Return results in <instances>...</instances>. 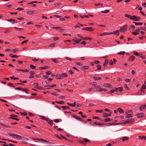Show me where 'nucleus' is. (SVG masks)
Wrapping results in <instances>:
<instances>
[{"label":"nucleus","mask_w":146,"mask_h":146,"mask_svg":"<svg viewBox=\"0 0 146 146\" xmlns=\"http://www.w3.org/2000/svg\"><path fill=\"white\" fill-rule=\"evenodd\" d=\"M28 115L30 116H33V114L31 112H29L28 113Z\"/></svg>","instance_id":"nucleus-64"},{"label":"nucleus","mask_w":146,"mask_h":146,"mask_svg":"<svg viewBox=\"0 0 146 146\" xmlns=\"http://www.w3.org/2000/svg\"><path fill=\"white\" fill-rule=\"evenodd\" d=\"M9 118L10 119H13L15 120H17V121H19V119H17V118H13V117H10Z\"/></svg>","instance_id":"nucleus-54"},{"label":"nucleus","mask_w":146,"mask_h":146,"mask_svg":"<svg viewBox=\"0 0 146 146\" xmlns=\"http://www.w3.org/2000/svg\"><path fill=\"white\" fill-rule=\"evenodd\" d=\"M8 86H9L13 87V88H14L15 87V86L13 85V84L11 83H9Z\"/></svg>","instance_id":"nucleus-41"},{"label":"nucleus","mask_w":146,"mask_h":146,"mask_svg":"<svg viewBox=\"0 0 146 146\" xmlns=\"http://www.w3.org/2000/svg\"><path fill=\"white\" fill-rule=\"evenodd\" d=\"M72 116L74 118H75L77 119L78 120L80 121H82V119L81 118L79 117H78L74 115H72Z\"/></svg>","instance_id":"nucleus-9"},{"label":"nucleus","mask_w":146,"mask_h":146,"mask_svg":"<svg viewBox=\"0 0 146 146\" xmlns=\"http://www.w3.org/2000/svg\"><path fill=\"white\" fill-rule=\"evenodd\" d=\"M127 25H125L121 27L120 29V31L121 32H125L127 31Z\"/></svg>","instance_id":"nucleus-1"},{"label":"nucleus","mask_w":146,"mask_h":146,"mask_svg":"<svg viewBox=\"0 0 146 146\" xmlns=\"http://www.w3.org/2000/svg\"><path fill=\"white\" fill-rule=\"evenodd\" d=\"M111 85L109 84L105 83L104 84V86L106 87L110 88V87Z\"/></svg>","instance_id":"nucleus-17"},{"label":"nucleus","mask_w":146,"mask_h":146,"mask_svg":"<svg viewBox=\"0 0 146 146\" xmlns=\"http://www.w3.org/2000/svg\"><path fill=\"white\" fill-rule=\"evenodd\" d=\"M31 139H32L36 140V141H35L36 142H43L44 141L47 142V141H46L45 140H44L42 139H36V138H31Z\"/></svg>","instance_id":"nucleus-3"},{"label":"nucleus","mask_w":146,"mask_h":146,"mask_svg":"<svg viewBox=\"0 0 146 146\" xmlns=\"http://www.w3.org/2000/svg\"><path fill=\"white\" fill-rule=\"evenodd\" d=\"M51 72L50 71H48L46 72V74L48 75H50L51 74Z\"/></svg>","instance_id":"nucleus-63"},{"label":"nucleus","mask_w":146,"mask_h":146,"mask_svg":"<svg viewBox=\"0 0 146 146\" xmlns=\"http://www.w3.org/2000/svg\"><path fill=\"white\" fill-rule=\"evenodd\" d=\"M51 94L53 95L56 96H58V94L56 93H53Z\"/></svg>","instance_id":"nucleus-62"},{"label":"nucleus","mask_w":146,"mask_h":146,"mask_svg":"<svg viewBox=\"0 0 146 146\" xmlns=\"http://www.w3.org/2000/svg\"><path fill=\"white\" fill-rule=\"evenodd\" d=\"M83 140L85 142H86L90 141V140H89L88 139H86V138H84L83 139Z\"/></svg>","instance_id":"nucleus-46"},{"label":"nucleus","mask_w":146,"mask_h":146,"mask_svg":"<svg viewBox=\"0 0 146 146\" xmlns=\"http://www.w3.org/2000/svg\"><path fill=\"white\" fill-rule=\"evenodd\" d=\"M82 29L83 30H86L90 31H92L94 30V29L91 27H88L87 28H82Z\"/></svg>","instance_id":"nucleus-4"},{"label":"nucleus","mask_w":146,"mask_h":146,"mask_svg":"<svg viewBox=\"0 0 146 146\" xmlns=\"http://www.w3.org/2000/svg\"><path fill=\"white\" fill-rule=\"evenodd\" d=\"M65 58L70 61H72V59H71L70 58L67 57H65Z\"/></svg>","instance_id":"nucleus-50"},{"label":"nucleus","mask_w":146,"mask_h":146,"mask_svg":"<svg viewBox=\"0 0 146 146\" xmlns=\"http://www.w3.org/2000/svg\"><path fill=\"white\" fill-rule=\"evenodd\" d=\"M93 78L96 80H99L101 79L102 78L100 77H97L96 76H94Z\"/></svg>","instance_id":"nucleus-21"},{"label":"nucleus","mask_w":146,"mask_h":146,"mask_svg":"<svg viewBox=\"0 0 146 146\" xmlns=\"http://www.w3.org/2000/svg\"><path fill=\"white\" fill-rule=\"evenodd\" d=\"M125 53V51H123L122 52H121L117 53V54H120V55H124Z\"/></svg>","instance_id":"nucleus-33"},{"label":"nucleus","mask_w":146,"mask_h":146,"mask_svg":"<svg viewBox=\"0 0 146 146\" xmlns=\"http://www.w3.org/2000/svg\"><path fill=\"white\" fill-rule=\"evenodd\" d=\"M51 60L52 61H53L55 63H57L58 62L57 60L56 59L52 58Z\"/></svg>","instance_id":"nucleus-40"},{"label":"nucleus","mask_w":146,"mask_h":146,"mask_svg":"<svg viewBox=\"0 0 146 146\" xmlns=\"http://www.w3.org/2000/svg\"><path fill=\"white\" fill-rule=\"evenodd\" d=\"M109 11V10H106L105 11H102V12L104 13H108Z\"/></svg>","instance_id":"nucleus-38"},{"label":"nucleus","mask_w":146,"mask_h":146,"mask_svg":"<svg viewBox=\"0 0 146 146\" xmlns=\"http://www.w3.org/2000/svg\"><path fill=\"white\" fill-rule=\"evenodd\" d=\"M29 73L31 75H32L35 74V72L34 71H30L29 72Z\"/></svg>","instance_id":"nucleus-55"},{"label":"nucleus","mask_w":146,"mask_h":146,"mask_svg":"<svg viewBox=\"0 0 146 146\" xmlns=\"http://www.w3.org/2000/svg\"><path fill=\"white\" fill-rule=\"evenodd\" d=\"M20 113L22 115H23L24 116H26L27 115V113H26V112H24V113L21 112V113Z\"/></svg>","instance_id":"nucleus-48"},{"label":"nucleus","mask_w":146,"mask_h":146,"mask_svg":"<svg viewBox=\"0 0 146 146\" xmlns=\"http://www.w3.org/2000/svg\"><path fill=\"white\" fill-rule=\"evenodd\" d=\"M48 67L47 66H45L44 67H41L40 68V69H44L46 68H48Z\"/></svg>","instance_id":"nucleus-43"},{"label":"nucleus","mask_w":146,"mask_h":146,"mask_svg":"<svg viewBox=\"0 0 146 146\" xmlns=\"http://www.w3.org/2000/svg\"><path fill=\"white\" fill-rule=\"evenodd\" d=\"M133 23H134L135 25H141L143 24L142 23H136L135 22H133Z\"/></svg>","instance_id":"nucleus-14"},{"label":"nucleus","mask_w":146,"mask_h":146,"mask_svg":"<svg viewBox=\"0 0 146 146\" xmlns=\"http://www.w3.org/2000/svg\"><path fill=\"white\" fill-rule=\"evenodd\" d=\"M113 120L112 119L110 118H108L107 119H104L103 120V119H101V120L102 121H104L106 122H108L110 121H112Z\"/></svg>","instance_id":"nucleus-8"},{"label":"nucleus","mask_w":146,"mask_h":146,"mask_svg":"<svg viewBox=\"0 0 146 146\" xmlns=\"http://www.w3.org/2000/svg\"><path fill=\"white\" fill-rule=\"evenodd\" d=\"M80 17L82 19L84 18V17H86V18H89V16H88L87 15H83V16L80 15Z\"/></svg>","instance_id":"nucleus-35"},{"label":"nucleus","mask_w":146,"mask_h":146,"mask_svg":"<svg viewBox=\"0 0 146 146\" xmlns=\"http://www.w3.org/2000/svg\"><path fill=\"white\" fill-rule=\"evenodd\" d=\"M62 107L63 108V110H65L66 108H68V109H70V108L68 106H62Z\"/></svg>","instance_id":"nucleus-39"},{"label":"nucleus","mask_w":146,"mask_h":146,"mask_svg":"<svg viewBox=\"0 0 146 146\" xmlns=\"http://www.w3.org/2000/svg\"><path fill=\"white\" fill-rule=\"evenodd\" d=\"M110 33H104L102 34H100V36H105L106 35H110Z\"/></svg>","instance_id":"nucleus-19"},{"label":"nucleus","mask_w":146,"mask_h":146,"mask_svg":"<svg viewBox=\"0 0 146 146\" xmlns=\"http://www.w3.org/2000/svg\"><path fill=\"white\" fill-rule=\"evenodd\" d=\"M56 102L58 103V104H63L64 103V102L62 101H60L59 102L56 101Z\"/></svg>","instance_id":"nucleus-47"},{"label":"nucleus","mask_w":146,"mask_h":146,"mask_svg":"<svg viewBox=\"0 0 146 146\" xmlns=\"http://www.w3.org/2000/svg\"><path fill=\"white\" fill-rule=\"evenodd\" d=\"M18 137H19V135L15 134H14V136L13 137L15 138H18Z\"/></svg>","instance_id":"nucleus-56"},{"label":"nucleus","mask_w":146,"mask_h":146,"mask_svg":"<svg viewBox=\"0 0 146 146\" xmlns=\"http://www.w3.org/2000/svg\"><path fill=\"white\" fill-rule=\"evenodd\" d=\"M48 123L50 125V126H52L53 124H54L52 121L51 119H49L48 121H47Z\"/></svg>","instance_id":"nucleus-13"},{"label":"nucleus","mask_w":146,"mask_h":146,"mask_svg":"<svg viewBox=\"0 0 146 146\" xmlns=\"http://www.w3.org/2000/svg\"><path fill=\"white\" fill-rule=\"evenodd\" d=\"M88 67L87 66H83L82 68V70H87V69H88Z\"/></svg>","instance_id":"nucleus-26"},{"label":"nucleus","mask_w":146,"mask_h":146,"mask_svg":"<svg viewBox=\"0 0 146 146\" xmlns=\"http://www.w3.org/2000/svg\"><path fill=\"white\" fill-rule=\"evenodd\" d=\"M131 115H130V114L129 115H127L126 116H125V117L126 118H128L129 117H131Z\"/></svg>","instance_id":"nucleus-59"},{"label":"nucleus","mask_w":146,"mask_h":146,"mask_svg":"<svg viewBox=\"0 0 146 146\" xmlns=\"http://www.w3.org/2000/svg\"><path fill=\"white\" fill-rule=\"evenodd\" d=\"M146 107V106H145V105H142L140 106L139 108V110H142L144 109H145V107Z\"/></svg>","instance_id":"nucleus-22"},{"label":"nucleus","mask_w":146,"mask_h":146,"mask_svg":"<svg viewBox=\"0 0 146 146\" xmlns=\"http://www.w3.org/2000/svg\"><path fill=\"white\" fill-rule=\"evenodd\" d=\"M61 78H62V79L63 77H66L67 76V75L66 73H64L61 74Z\"/></svg>","instance_id":"nucleus-23"},{"label":"nucleus","mask_w":146,"mask_h":146,"mask_svg":"<svg viewBox=\"0 0 146 146\" xmlns=\"http://www.w3.org/2000/svg\"><path fill=\"white\" fill-rule=\"evenodd\" d=\"M108 63V60L107 59L106 60H105V61L104 62V67L106 66L107 65Z\"/></svg>","instance_id":"nucleus-24"},{"label":"nucleus","mask_w":146,"mask_h":146,"mask_svg":"<svg viewBox=\"0 0 146 146\" xmlns=\"http://www.w3.org/2000/svg\"><path fill=\"white\" fill-rule=\"evenodd\" d=\"M9 55L12 58H17L19 57V56L12 55V54H9Z\"/></svg>","instance_id":"nucleus-18"},{"label":"nucleus","mask_w":146,"mask_h":146,"mask_svg":"<svg viewBox=\"0 0 146 146\" xmlns=\"http://www.w3.org/2000/svg\"><path fill=\"white\" fill-rule=\"evenodd\" d=\"M32 60L33 61H34V62H36L38 61V59H36V58L33 59H32Z\"/></svg>","instance_id":"nucleus-61"},{"label":"nucleus","mask_w":146,"mask_h":146,"mask_svg":"<svg viewBox=\"0 0 146 146\" xmlns=\"http://www.w3.org/2000/svg\"><path fill=\"white\" fill-rule=\"evenodd\" d=\"M125 17L129 18L130 19L131 16L130 15H128L127 14H125Z\"/></svg>","instance_id":"nucleus-42"},{"label":"nucleus","mask_w":146,"mask_h":146,"mask_svg":"<svg viewBox=\"0 0 146 146\" xmlns=\"http://www.w3.org/2000/svg\"><path fill=\"white\" fill-rule=\"evenodd\" d=\"M140 17H139L132 16H131L130 19L135 21H138L140 20Z\"/></svg>","instance_id":"nucleus-2"},{"label":"nucleus","mask_w":146,"mask_h":146,"mask_svg":"<svg viewBox=\"0 0 146 146\" xmlns=\"http://www.w3.org/2000/svg\"><path fill=\"white\" fill-rule=\"evenodd\" d=\"M97 67L98 68L96 70V71L97 70H101V66L99 65H97Z\"/></svg>","instance_id":"nucleus-29"},{"label":"nucleus","mask_w":146,"mask_h":146,"mask_svg":"<svg viewBox=\"0 0 146 146\" xmlns=\"http://www.w3.org/2000/svg\"><path fill=\"white\" fill-rule=\"evenodd\" d=\"M139 29H136L134 32H132L131 33L134 35H137L139 34Z\"/></svg>","instance_id":"nucleus-5"},{"label":"nucleus","mask_w":146,"mask_h":146,"mask_svg":"<svg viewBox=\"0 0 146 146\" xmlns=\"http://www.w3.org/2000/svg\"><path fill=\"white\" fill-rule=\"evenodd\" d=\"M72 40L74 41L73 42V43L74 44H76L79 43L78 42V41H77V40H75V39H72Z\"/></svg>","instance_id":"nucleus-25"},{"label":"nucleus","mask_w":146,"mask_h":146,"mask_svg":"<svg viewBox=\"0 0 146 146\" xmlns=\"http://www.w3.org/2000/svg\"><path fill=\"white\" fill-rule=\"evenodd\" d=\"M38 116L40 117L42 119L46 120L47 121H48L49 120V119L48 118H47L45 117L44 116H41L40 115H38Z\"/></svg>","instance_id":"nucleus-7"},{"label":"nucleus","mask_w":146,"mask_h":146,"mask_svg":"<svg viewBox=\"0 0 146 146\" xmlns=\"http://www.w3.org/2000/svg\"><path fill=\"white\" fill-rule=\"evenodd\" d=\"M128 137H125L121 138V139L123 141L127 140L128 139Z\"/></svg>","instance_id":"nucleus-16"},{"label":"nucleus","mask_w":146,"mask_h":146,"mask_svg":"<svg viewBox=\"0 0 146 146\" xmlns=\"http://www.w3.org/2000/svg\"><path fill=\"white\" fill-rule=\"evenodd\" d=\"M118 110L120 113H123L124 112L123 110L120 108H118Z\"/></svg>","instance_id":"nucleus-31"},{"label":"nucleus","mask_w":146,"mask_h":146,"mask_svg":"<svg viewBox=\"0 0 146 146\" xmlns=\"http://www.w3.org/2000/svg\"><path fill=\"white\" fill-rule=\"evenodd\" d=\"M94 86H95V88H100V86L96 84L95 85H94Z\"/></svg>","instance_id":"nucleus-44"},{"label":"nucleus","mask_w":146,"mask_h":146,"mask_svg":"<svg viewBox=\"0 0 146 146\" xmlns=\"http://www.w3.org/2000/svg\"><path fill=\"white\" fill-rule=\"evenodd\" d=\"M119 30H117L116 31L113 32V33H110V34H117V35H119Z\"/></svg>","instance_id":"nucleus-12"},{"label":"nucleus","mask_w":146,"mask_h":146,"mask_svg":"<svg viewBox=\"0 0 146 146\" xmlns=\"http://www.w3.org/2000/svg\"><path fill=\"white\" fill-rule=\"evenodd\" d=\"M94 125L96 126V125H98V126H101V125H104V124H101L100 123H98L96 122H94Z\"/></svg>","instance_id":"nucleus-11"},{"label":"nucleus","mask_w":146,"mask_h":146,"mask_svg":"<svg viewBox=\"0 0 146 146\" xmlns=\"http://www.w3.org/2000/svg\"><path fill=\"white\" fill-rule=\"evenodd\" d=\"M129 58H131L132 60V61H133L135 59V57L134 56L132 55L130 56Z\"/></svg>","instance_id":"nucleus-45"},{"label":"nucleus","mask_w":146,"mask_h":146,"mask_svg":"<svg viewBox=\"0 0 146 146\" xmlns=\"http://www.w3.org/2000/svg\"><path fill=\"white\" fill-rule=\"evenodd\" d=\"M54 121L56 123H58L59 122V120L58 119H55L54 120Z\"/></svg>","instance_id":"nucleus-60"},{"label":"nucleus","mask_w":146,"mask_h":146,"mask_svg":"<svg viewBox=\"0 0 146 146\" xmlns=\"http://www.w3.org/2000/svg\"><path fill=\"white\" fill-rule=\"evenodd\" d=\"M111 116V114H107L106 113H105L103 115V116L104 117H107L108 116Z\"/></svg>","instance_id":"nucleus-10"},{"label":"nucleus","mask_w":146,"mask_h":146,"mask_svg":"<svg viewBox=\"0 0 146 146\" xmlns=\"http://www.w3.org/2000/svg\"><path fill=\"white\" fill-rule=\"evenodd\" d=\"M51 87V86L50 85H47L45 86V87L47 88L46 89H50V87Z\"/></svg>","instance_id":"nucleus-58"},{"label":"nucleus","mask_w":146,"mask_h":146,"mask_svg":"<svg viewBox=\"0 0 146 146\" xmlns=\"http://www.w3.org/2000/svg\"><path fill=\"white\" fill-rule=\"evenodd\" d=\"M55 43H53L51 44L50 45H49V46H50V47H53V46H55Z\"/></svg>","instance_id":"nucleus-57"},{"label":"nucleus","mask_w":146,"mask_h":146,"mask_svg":"<svg viewBox=\"0 0 146 146\" xmlns=\"http://www.w3.org/2000/svg\"><path fill=\"white\" fill-rule=\"evenodd\" d=\"M33 11H27V14L31 15L33 13Z\"/></svg>","instance_id":"nucleus-30"},{"label":"nucleus","mask_w":146,"mask_h":146,"mask_svg":"<svg viewBox=\"0 0 146 146\" xmlns=\"http://www.w3.org/2000/svg\"><path fill=\"white\" fill-rule=\"evenodd\" d=\"M146 89V86L144 84H143L141 87V91H143V89Z\"/></svg>","instance_id":"nucleus-37"},{"label":"nucleus","mask_w":146,"mask_h":146,"mask_svg":"<svg viewBox=\"0 0 146 146\" xmlns=\"http://www.w3.org/2000/svg\"><path fill=\"white\" fill-rule=\"evenodd\" d=\"M129 29L130 31H132L134 30V29L130 26L129 27Z\"/></svg>","instance_id":"nucleus-52"},{"label":"nucleus","mask_w":146,"mask_h":146,"mask_svg":"<svg viewBox=\"0 0 146 146\" xmlns=\"http://www.w3.org/2000/svg\"><path fill=\"white\" fill-rule=\"evenodd\" d=\"M33 85L35 88H37V87H38V84L37 83H33Z\"/></svg>","instance_id":"nucleus-36"},{"label":"nucleus","mask_w":146,"mask_h":146,"mask_svg":"<svg viewBox=\"0 0 146 146\" xmlns=\"http://www.w3.org/2000/svg\"><path fill=\"white\" fill-rule=\"evenodd\" d=\"M132 113V111L130 110L128 111L125 112V113L127 115H129V114H130V115H131Z\"/></svg>","instance_id":"nucleus-27"},{"label":"nucleus","mask_w":146,"mask_h":146,"mask_svg":"<svg viewBox=\"0 0 146 146\" xmlns=\"http://www.w3.org/2000/svg\"><path fill=\"white\" fill-rule=\"evenodd\" d=\"M56 77L58 79H62V78H61V75H57L56 76Z\"/></svg>","instance_id":"nucleus-28"},{"label":"nucleus","mask_w":146,"mask_h":146,"mask_svg":"<svg viewBox=\"0 0 146 146\" xmlns=\"http://www.w3.org/2000/svg\"><path fill=\"white\" fill-rule=\"evenodd\" d=\"M96 111L97 112H100V113H102L103 112V111L102 110H96Z\"/></svg>","instance_id":"nucleus-53"},{"label":"nucleus","mask_w":146,"mask_h":146,"mask_svg":"<svg viewBox=\"0 0 146 146\" xmlns=\"http://www.w3.org/2000/svg\"><path fill=\"white\" fill-rule=\"evenodd\" d=\"M144 136H138L139 139H143Z\"/></svg>","instance_id":"nucleus-49"},{"label":"nucleus","mask_w":146,"mask_h":146,"mask_svg":"<svg viewBox=\"0 0 146 146\" xmlns=\"http://www.w3.org/2000/svg\"><path fill=\"white\" fill-rule=\"evenodd\" d=\"M144 115L143 113H139L137 114V116L138 118H141Z\"/></svg>","instance_id":"nucleus-15"},{"label":"nucleus","mask_w":146,"mask_h":146,"mask_svg":"<svg viewBox=\"0 0 146 146\" xmlns=\"http://www.w3.org/2000/svg\"><path fill=\"white\" fill-rule=\"evenodd\" d=\"M76 104V102H74V105H72V104L70 103H67V104L68 105H69V106H71L72 107H75V106Z\"/></svg>","instance_id":"nucleus-20"},{"label":"nucleus","mask_w":146,"mask_h":146,"mask_svg":"<svg viewBox=\"0 0 146 146\" xmlns=\"http://www.w3.org/2000/svg\"><path fill=\"white\" fill-rule=\"evenodd\" d=\"M30 68L33 69H35L36 68V66L33 65H30Z\"/></svg>","instance_id":"nucleus-32"},{"label":"nucleus","mask_w":146,"mask_h":146,"mask_svg":"<svg viewBox=\"0 0 146 146\" xmlns=\"http://www.w3.org/2000/svg\"><path fill=\"white\" fill-rule=\"evenodd\" d=\"M139 56L143 59H146V57H145V56H143L141 54H139Z\"/></svg>","instance_id":"nucleus-34"},{"label":"nucleus","mask_w":146,"mask_h":146,"mask_svg":"<svg viewBox=\"0 0 146 146\" xmlns=\"http://www.w3.org/2000/svg\"><path fill=\"white\" fill-rule=\"evenodd\" d=\"M134 120L132 119H127L126 121L127 123H131L134 121Z\"/></svg>","instance_id":"nucleus-6"},{"label":"nucleus","mask_w":146,"mask_h":146,"mask_svg":"<svg viewBox=\"0 0 146 146\" xmlns=\"http://www.w3.org/2000/svg\"><path fill=\"white\" fill-rule=\"evenodd\" d=\"M137 29H139V31L140 30H145V29L142 27H141Z\"/></svg>","instance_id":"nucleus-51"}]
</instances>
